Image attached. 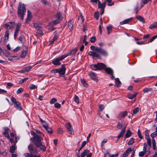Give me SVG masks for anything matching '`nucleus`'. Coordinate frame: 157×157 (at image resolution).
Wrapping results in <instances>:
<instances>
[{"instance_id":"f257e3e1","label":"nucleus","mask_w":157,"mask_h":157,"mask_svg":"<svg viewBox=\"0 0 157 157\" xmlns=\"http://www.w3.org/2000/svg\"><path fill=\"white\" fill-rule=\"evenodd\" d=\"M91 50L94 52L90 51L89 52V55L92 56L93 58H96L97 59H100L101 56L99 54L104 56H107L108 53L107 52L105 49L101 48L95 47L94 46L90 47Z\"/></svg>"},{"instance_id":"f03ea898","label":"nucleus","mask_w":157,"mask_h":157,"mask_svg":"<svg viewBox=\"0 0 157 157\" xmlns=\"http://www.w3.org/2000/svg\"><path fill=\"white\" fill-rule=\"evenodd\" d=\"M19 6L18 8L17 13L19 17H21V19L23 20L24 15L26 12V7L24 4L19 3Z\"/></svg>"},{"instance_id":"7ed1b4c3","label":"nucleus","mask_w":157,"mask_h":157,"mask_svg":"<svg viewBox=\"0 0 157 157\" xmlns=\"http://www.w3.org/2000/svg\"><path fill=\"white\" fill-rule=\"evenodd\" d=\"M106 65L102 63H98L96 64L91 65L90 68L93 70H100L102 69H104Z\"/></svg>"},{"instance_id":"20e7f679","label":"nucleus","mask_w":157,"mask_h":157,"mask_svg":"<svg viewBox=\"0 0 157 157\" xmlns=\"http://www.w3.org/2000/svg\"><path fill=\"white\" fill-rule=\"evenodd\" d=\"M31 133L33 136V137L30 138V140L34 143L42 138L41 136L38 135L33 131H31Z\"/></svg>"},{"instance_id":"39448f33","label":"nucleus","mask_w":157,"mask_h":157,"mask_svg":"<svg viewBox=\"0 0 157 157\" xmlns=\"http://www.w3.org/2000/svg\"><path fill=\"white\" fill-rule=\"evenodd\" d=\"M43 140V138H42L41 139L37 141L34 144L36 147H40L41 150L43 151H45L46 150V147L42 144L41 141Z\"/></svg>"},{"instance_id":"423d86ee","label":"nucleus","mask_w":157,"mask_h":157,"mask_svg":"<svg viewBox=\"0 0 157 157\" xmlns=\"http://www.w3.org/2000/svg\"><path fill=\"white\" fill-rule=\"evenodd\" d=\"M64 59L62 55L56 58L52 62V63L55 65H59L61 64L60 61H61Z\"/></svg>"},{"instance_id":"0eeeda50","label":"nucleus","mask_w":157,"mask_h":157,"mask_svg":"<svg viewBox=\"0 0 157 157\" xmlns=\"http://www.w3.org/2000/svg\"><path fill=\"white\" fill-rule=\"evenodd\" d=\"M104 70L106 73L111 75V78L112 79L114 78V77L113 76V71L111 68L109 67H106Z\"/></svg>"},{"instance_id":"6e6552de","label":"nucleus","mask_w":157,"mask_h":157,"mask_svg":"<svg viewBox=\"0 0 157 157\" xmlns=\"http://www.w3.org/2000/svg\"><path fill=\"white\" fill-rule=\"evenodd\" d=\"M14 25V22H9L6 23L4 25V28L7 29H10L13 27Z\"/></svg>"},{"instance_id":"1a4fd4ad","label":"nucleus","mask_w":157,"mask_h":157,"mask_svg":"<svg viewBox=\"0 0 157 157\" xmlns=\"http://www.w3.org/2000/svg\"><path fill=\"white\" fill-rule=\"evenodd\" d=\"M73 22H72V20H71L69 21L65 25V26L67 29H69L71 32H72L73 30Z\"/></svg>"},{"instance_id":"9d476101","label":"nucleus","mask_w":157,"mask_h":157,"mask_svg":"<svg viewBox=\"0 0 157 157\" xmlns=\"http://www.w3.org/2000/svg\"><path fill=\"white\" fill-rule=\"evenodd\" d=\"M88 75L90 78L93 80L94 81L96 82H97L98 81V78L96 76V75L94 73L91 72L89 73Z\"/></svg>"},{"instance_id":"9b49d317","label":"nucleus","mask_w":157,"mask_h":157,"mask_svg":"<svg viewBox=\"0 0 157 157\" xmlns=\"http://www.w3.org/2000/svg\"><path fill=\"white\" fill-rule=\"evenodd\" d=\"M28 148L31 154H36L37 152L36 149L35 147H33L32 145H29L28 147Z\"/></svg>"},{"instance_id":"f8f14e48","label":"nucleus","mask_w":157,"mask_h":157,"mask_svg":"<svg viewBox=\"0 0 157 157\" xmlns=\"http://www.w3.org/2000/svg\"><path fill=\"white\" fill-rule=\"evenodd\" d=\"M127 114V112L126 111L121 112L118 115V119L121 120L122 118H124Z\"/></svg>"},{"instance_id":"ddd939ff","label":"nucleus","mask_w":157,"mask_h":157,"mask_svg":"<svg viewBox=\"0 0 157 157\" xmlns=\"http://www.w3.org/2000/svg\"><path fill=\"white\" fill-rule=\"evenodd\" d=\"M66 71V68L65 67L62 65L61 67L59 68V74L60 75H64Z\"/></svg>"},{"instance_id":"4468645a","label":"nucleus","mask_w":157,"mask_h":157,"mask_svg":"<svg viewBox=\"0 0 157 157\" xmlns=\"http://www.w3.org/2000/svg\"><path fill=\"white\" fill-rule=\"evenodd\" d=\"M66 127L68 131L69 132L70 134L71 135H73L74 134V131L71 128V125L70 123H68L66 124Z\"/></svg>"},{"instance_id":"2eb2a0df","label":"nucleus","mask_w":157,"mask_h":157,"mask_svg":"<svg viewBox=\"0 0 157 157\" xmlns=\"http://www.w3.org/2000/svg\"><path fill=\"white\" fill-rule=\"evenodd\" d=\"M126 126L127 125L125 124L124 122H121L118 123V124L117 126V128L118 129H123L124 127H125L126 128Z\"/></svg>"},{"instance_id":"dca6fc26","label":"nucleus","mask_w":157,"mask_h":157,"mask_svg":"<svg viewBox=\"0 0 157 157\" xmlns=\"http://www.w3.org/2000/svg\"><path fill=\"white\" fill-rule=\"evenodd\" d=\"M33 26L36 29H37V31L39 32V34L41 35H43V33L41 31L40 27L38 24L36 23H34Z\"/></svg>"},{"instance_id":"f3484780","label":"nucleus","mask_w":157,"mask_h":157,"mask_svg":"<svg viewBox=\"0 0 157 157\" xmlns=\"http://www.w3.org/2000/svg\"><path fill=\"white\" fill-rule=\"evenodd\" d=\"M43 127L48 132L49 134L52 133V129L50 128L47 124H44L43 125Z\"/></svg>"},{"instance_id":"a211bd4d","label":"nucleus","mask_w":157,"mask_h":157,"mask_svg":"<svg viewBox=\"0 0 157 157\" xmlns=\"http://www.w3.org/2000/svg\"><path fill=\"white\" fill-rule=\"evenodd\" d=\"M31 17L32 16L31 12H30L29 10H28L27 17L25 21V22L26 23H28L29 22L31 19Z\"/></svg>"},{"instance_id":"6ab92c4d","label":"nucleus","mask_w":157,"mask_h":157,"mask_svg":"<svg viewBox=\"0 0 157 157\" xmlns=\"http://www.w3.org/2000/svg\"><path fill=\"white\" fill-rule=\"evenodd\" d=\"M132 151L131 147H129L123 153V157H127L129 153Z\"/></svg>"},{"instance_id":"aec40b11","label":"nucleus","mask_w":157,"mask_h":157,"mask_svg":"<svg viewBox=\"0 0 157 157\" xmlns=\"http://www.w3.org/2000/svg\"><path fill=\"white\" fill-rule=\"evenodd\" d=\"M4 132H3V134L5 136L7 137L8 138H10L8 132H9V129L7 127H4Z\"/></svg>"},{"instance_id":"412c9836","label":"nucleus","mask_w":157,"mask_h":157,"mask_svg":"<svg viewBox=\"0 0 157 157\" xmlns=\"http://www.w3.org/2000/svg\"><path fill=\"white\" fill-rule=\"evenodd\" d=\"M106 5V1L101 3L100 1H98V7L101 9H104Z\"/></svg>"},{"instance_id":"4be33fe9","label":"nucleus","mask_w":157,"mask_h":157,"mask_svg":"<svg viewBox=\"0 0 157 157\" xmlns=\"http://www.w3.org/2000/svg\"><path fill=\"white\" fill-rule=\"evenodd\" d=\"M14 107L16 108L17 110H21L22 109L20 103L18 101L14 103Z\"/></svg>"},{"instance_id":"5701e85b","label":"nucleus","mask_w":157,"mask_h":157,"mask_svg":"<svg viewBox=\"0 0 157 157\" xmlns=\"http://www.w3.org/2000/svg\"><path fill=\"white\" fill-rule=\"evenodd\" d=\"M32 67L30 66L24 67L21 71L22 73L28 72L31 69Z\"/></svg>"},{"instance_id":"b1692460","label":"nucleus","mask_w":157,"mask_h":157,"mask_svg":"<svg viewBox=\"0 0 157 157\" xmlns=\"http://www.w3.org/2000/svg\"><path fill=\"white\" fill-rule=\"evenodd\" d=\"M125 130L126 129L125 127H124L123 129H122L121 130V132L119 135L117 137L118 139H119L120 137H122L124 136L126 131Z\"/></svg>"},{"instance_id":"393cba45","label":"nucleus","mask_w":157,"mask_h":157,"mask_svg":"<svg viewBox=\"0 0 157 157\" xmlns=\"http://www.w3.org/2000/svg\"><path fill=\"white\" fill-rule=\"evenodd\" d=\"M60 22L59 20L56 19L50 22L49 24L50 25L54 26L59 24Z\"/></svg>"},{"instance_id":"a878e982","label":"nucleus","mask_w":157,"mask_h":157,"mask_svg":"<svg viewBox=\"0 0 157 157\" xmlns=\"http://www.w3.org/2000/svg\"><path fill=\"white\" fill-rule=\"evenodd\" d=\"M28 52V48L27 47L26 50H24L22 52L21 55V58H24L27 54Z\"/></svg>"},{"instance_id":"bb28decb","label":"nucleus","mask_w":157,"mask_h":157,"mask_svg":"<svg viewBox=\"0 0 157 157\" xmlns=\"http://www.w3.org/2000/svg\"><path fill=\"white\" fill-rule=\"evenodd\" d=\"M17 149V147L15 145L11 146L10 147V152L11 153H13Z\"/></svg>"},{"instance_id":"cd10ccee","label":"nucleus","mask_w":157,"mask_h":157,"mask_svg":"<svg viewBox=\"0 0 157 157\" xmlns=\"http://www.w3.org/2000/svg\"><path fill=\"white\" fill-rule=\"evenodd\" d=\"M132 20L131 18H129L126 19L123 21L120 22V24L122 25L123 24H126Z\"/></svg>"},{"instance_id":"c85d7f7f","label":"nucleus","mask_w":157,"mask_h":157,"mask_svg":"<svg viewBox=\"0 0 157 157\" xmlns=\"http://www.w3.org/2000/svg\"><path fill=\"white\" fill-rule=\"evenodd\" d=\"M89 151L87 149H86L84 150V151L82 152L81 154V157H85V156L87 155V153H89Z\"/></svg>"},{"instance_id":"c756f323","label":"nucleus","mask_w":157,"mask_h":157,"mask_svg":"<svg viewBox=\"0 0 157 157\" xmlns=\"http://www.w3.org/2000/svg\"><path fill=\"white\" fill-rule=\"evenodd\" d=\"M136 18L138 19L140 21L142 22L143 23H145V21L142 17L140 15H138L136 16Z\"/></svg>"},{"instance_id":"7c9ffc66","label":"nucleus","mask_w":157,"mask_h":157,"mask_svg":"<svg viewBox=\"0 0 157 157\" xmlns=\"http://www.w3.org/2000/svg\"><path fill=\"white\" fill-rule=\"evenodd\" d=\"M56 18L57 20H59V21H61L62 19V17L60 13L58 12L56 16Z\"/></svg>"},{"instance_id":"2f4dec72","label":"nucleus","mask_w":157,"mask_h":157,"mask_svg":"<svg viewBox=\"0 0 157 157\" xmlns=\"http://www.w3.org/2000/svg\"><path fill=\"white\" fill-rule=\"evenodd\" d=\"M137 94V93H135L134 94H129L128 95V98L130 99H132L136 97Z\"/></svg>"},{"instance_id":"473e14b6","label":"nucleus","mask_w":157,"mask_h":157,"mask_svg":"<svg viewBox=\"0 0 157 157\" xmlns=\"http://www.w3.org/2000/svg\"><path fill=\"white\" fill-rule=\"evenodd\" d=\"M157 28V22H155L151 24L149 26V28L150 29H152Z\"/></svg>"},{"instance_id":"72a5a7b5","label":"nucleus","mask_w":157,"mask_h":157,"mask_svg":"<svg viewBox=\"0 0 157 157\" xmlns=\"http://www.w3.org/2000/svg\"><path fill=\"white\" fill-rule=\"evenodd\" d=\"M151 0H142L140 6L141 7H142L145 4H147L148 2Z\"/></svg>"},{"instance_id":"f704fd0d","label":"nucleus","mask_w":157,"mask_h":157,"mask_svg":"<svg viewBox=\"0 0 157 157\" xmlns=\"http://www.w3.org/2000/svg\"><path fill=\"white\" fill-rule=\"evenodd\" d=\"M115 81H116V86L117 87H120L121 84V82H120L119 79L118 78H116L115 79Z\"/></svg>"},{"instance_id":"c9c22d12","label":"nucleus","mask_w":157,"mask_h":157,"mask_svg":"<svg viewBox=\"0 0 157 157\" xmlns=\"http://www.w3.org/2000/svg\"><path fill=\"white\" fill-rule=\"evenodd\" d=\"M139 5L138 3H137L135 7V8L134 10V12L136 14L138 12L139 9Z\"/></svg>"},{"instance_id":"e433bc0d","label":"nucleus","mask_w":157,"mask_h":157,"mask_svg":"<svg viewBox=\"0 0 157 157\" xmlns=\"http://www.w3.org/2000/svg\"><path fill=\"white\" fill-rule=\"evenodd\" d=\"M81 83L84 86L87 87L88 86V84L86 81L84 79L81 80Z\"/></svg>"},{"instance_id":"4c0bfd02","label":"nucleus","mask_w":157,"mask_h":157,"mask_svg":"<svg viewBox=\"0 0 157 157\" xmlns=\"http://www.w3.org/2000/svg\"><path fill=\"white\" fill-rule=\"evenodd\" d=\"M112 26H108L106 27V29L107 31V34L109 35L112 31Z\"/></svg>"},{"instance_id":"58836bf2","label":"nucleus","mask_w":157,"mask_h":157,"mask_svg":"<svg viewBox=\"0 0 157 157\" xmlns=\"http://www.w3.org/2000/svg\"><path fill=\"white\" fill-rule=\"evenodd\" d=\"M134 139L133 138H131L130 139V140L129 141L128 143V145H132L134 142Z\"/></svg>"},{"instance_id":"ea45409f","label":"nucleus","mask_w":157,"mask_h":157,"mask_svg":"<svg viewBox=\"0 0 157 157\" xmlns=\"http://www.w3.org/2000/svg\"><path fill=\"white\" fill-rule=\"evenodd\" d=\"M152 147L153 150H155L156 148V142L154 139H152Z\"/></svg>"},{"instance_id":"a19ab883","label":"nucleus","mask_w":157,"mask_h":157,"mask_svg":"<svg viewBox=\"0 0 157 157\" xmlns=\"http://www.w3.org/2000/svg\"><path fill=\"white\" fill-rule=\"evenodd\" d=\"M9 32L8 30H7L5 34V40H8L9 38Z\"/></svg>"},{"instance_id":"79ce46f5","label":"nucleus","mask_w":157,"mask_h":157,"mask_svg":"<svg viewBox=\"0 0 157 157\" xmlns=\"http://www.w3.org/2000/svg\"><path fill=\"white\" fill-rule=\"evenodd\" d=\"M152 88H146L143 89V91L144 93H147L152 90Z\"/></svg>"},{"instance_id":"37998d69","label":"nucleus","mask_w":157,"mask_h":157,"mask_svg":"<svg viewBox=\"0 0 157 157\" xmlns=\"http://www.w3.org/2000/svg\"><path fill=\"white\" fill-rule=\"evenodd\" d=\"M131 135V132L130 131L128 130L125 134V137L126 138H128L130 137Z\"/></svg>"},{"instance_id":"c03bdc74","label":"nucleus","mask_w":157,"mask_h":157,"mask_svg":"<svg viewBox=\"0 0 157 157\" xmlns=\"http://www.w3.org/2000/svg\"><path fill=\"white\" fill-rule=\"evenodd\" d=\"M105 1L107 2V5L109 6H112L114 4L113 2H112L111 0H106Z\"/></svg>"},{"instance_id":"a18cd8bd","label":"nucleus","mask_w":157,"mask_h":157,"mask_svg":"<svg viewBox=\"0 0 157 157\" xmlns=\"http://www.w3.org/2000/svg\"><path fill=\"white\" fill-rule=\"evenodd\" d=\"M75 101L76 102L77 104H78L79 103V98L76 95H75V98H74Z\"/></svg>"},{"instance_id":"49530a36","label":"nucleus","mask_w":157,"mask_h":157,"mask_svg":"<svg viewBox=\"0 0 157 157\" xmlns=\"http://www.w3.org/2000/svg\"><path fill=\"white\" fill-rule=\"evenodd\" d=\"M72 55V54L71 53V52L70 51L69 52H68L67 53V54L62 55V56H63L64 59H65L66 57H67V56Z\"/></svg>"},{"instance_id":"de8ad7c7","label":"nucleus","mask_w":157,"mask_h":157,"mask_svg":"<svg viewBox=\"0 0 157 157\" xmlns=\"http://www.w3.org/2000/svg\"><path fill=\"white\" fill-rule=\"evenodd\" d=\"M147 145L146 143H145L144 144V147L143 148V151L145 152V153H146L147 152Z\"/></svg>"},{"instance_id":"09e8293b","label":"nucleus","mask_w":157,"mask_h":157,"mask_svg":"<svg viewBox=\"0 0 157 157\" xmlns=\"http://www.w3.org/2000/svg\"><path fill=\"white\" fill-rule=\"evenodd\" d=\"M21 26V24L20 23H18L16 25V30L19 31Z\"/></svg>"},{"instance_id":"8fccbe9b","label":"nucleus","mask_w":157,"mask_h":157,"mask_svg":"<svg viewBox=\"0 0 157 157\" xmlns=\"http://www.w3.org/2000/svg\"><path fill=\"white\" fill-rule=\"evenodd\" d=\"M145 154H146L145 152L141 151L139 152L138 155L139 157H142L144 156Z\"/></svg>"},{"instance_id":"3c124183","label":"nucleus","mask_w":157,"mask_h":157,"mask_svg":"<svg viewBox=\"0 0 157 157\" xmlns=\"http://www.w3.org/2000/svg\"><path fill=\"white\" fill-rule=\"evenodd\" d=\"M157 38V35H155L153 36L151 38L150 40L148 41V42H152L155 39Z\"/></svg>"},{"instance_id":"603ef678","label":"nucleus","mask_w":157,"mask_h":157,"mask_svg":"<svg viewBox=\"0 0 157 157\" xmlns=\"http://www.w3.org/2000/svg\"><path fill=\"white\" fill-rule=\"evenodd\" d=\"M54 106L56 108L59 109L61 107V105L58 102H56L54 104Z\"/></svg>"},{"instance_id":"864d4df0","label":"nucleus","mask_w":157,"mask_h":157,"mask_svg":"<svg viewBox=\"0 0 157 157\" xmlns=\"http://www.w3.org/2000/svg\"><path fill=\"white\" fill-rule=\"evenodd\" d=\"M57 37L56 36H54L52 40L50 42V44H53L54 42L57 40Z\"/></svg>"},{"instance_id":"5fc2aeb1","label":"nucleus","mask_w":157,"mask_h":157,"mask_svg":"<svg viewBox=\"0 0 157 157\" xmlns=\"http://www.w3.org/2000/svg\"><path fill=\"white\" fill-rule=\"evenodd\" d=\"M29 88L31 90H34L37 88V86L33 84H31Z\"/></svg>"},{"instance_id":"6e6d98bb","label":"nucleus","mask_w":157,"mask_h":157,"mask_svg":"<svg viewBox=\"0 0 157 157\" xmlns=\"http://www.w3.org/2000/svg\"><path fill=\"white\" fill-rule=\"evenodd\" d=\"M41 2L44 5L48 4V2L47 0H41Z\"/></svg>"},{"instance_id":"4d7b16f0","label":"nucleus","mask_w":157,"mask_h":157,"mask_svg":"<svg viewBox=\"0 0 157 157\" xmlns=\"http://www.w3.org/2000/svg\"><path fill=\"white\" fill-rule=\"evenodd\" d=\"M23 91V89L22 88H20L17 90L16 91V93L17 94L21 93Z\"/></svg>"},{"instance_id":"13d9d810","label":"nucleus","mask_w":157,"mask_h":157,"mask_svg":"<svg viewBox=\"0 0 157 157\" xmlns=\"http://www.w3.org/2000/svg\"><path fill=\"white\" fill-rule=\"evenodd\" d=\"M139 109L138 107L135 108L133 110V114L139 112Z\"/></svg>"},{"instance_id":"bf43d9fd","label":"nucleus","mask_w":157,"mask_h":157,"mask_svg":"<svg viewBox=\"0 0 157 157\" xmlns=\"http://www.w3.org/2000/svg\"><path fill=\"white\" fill-rule=\"evenodd\" d=\"M94 17L97 20H98L99 17V12H96L94 14Z\"/></svg>"},{"instance_id":"052dcab7","label":"nucleus","mask_w":157,"mask_h":157,"mask_svg":"<svg viewBox=\"0 0 157 157\" xmlns=\"http://www.w3.org/2000/svg\"><path fill=\"white\" fill-rule=\"evenodd\" d=\"M86 38H87L86 36H85L84 37V39L83 40V43L85 44L86 46L88 44V42H86Z\"/></svg>"},{"instance_id":"680f3d73","label":"nucleus","mask_w":157,"mask_h":157,"mask_svg":"<svg viewBox=\"0 0 157 157\" xmlns=\"http://www.w3.org/2000/svg\"><path fill=\"white\" fill-rule=\"evenodd\" d=\"M56 101H57V99L55 98H52L51 100L50 101V103L51 104H53Z\"/></svg>"},{"instance_id":"e2e57ef3","label":"nucleus","mask_w":157,"mask_h":157,"mask_svg":"<svg viewBox=\"0 0 157 157\" xmlns=\"http://www.w3.org/2000/svg\"><path fill=\"white\" fill-rule=\"evenodd\" d=\"M145 138L146 140L150 139L149 137L147 131H145Z\"/></svg>"},{"instance_id":"0e129e2a","label":"nucleus","mask_w":157,"mask_h":157,"mask_svg":"<svg viewBox=\"0 0 157 157\" xmlns=\"http://www.w3.org/2000/svg\"><path fill=\"white\" fill-rule=\"evenodd\" d=\"M72 54V55L75 54L77 51V49L76 48H75L73 49L72 50L70 51Z\"/></svg>"},{"instance_id":"69168bd1","label":"nucleus","mask_w":157,"mask_h":157,"mask_svg":"<svg viewBox=\"0 0 157 157\" xmlns=\"http://www.w3.org/2000/svg\"><path fill=\"white\" fill-rule=\"evenodd\" d=\"M51 72L52 73H59V68L52 70L51 71Z\"/></svg>"},{"instance_id":"338daca9","label":"nucleus","mask_w":157,"mask_h":157,"mask_svg":"<svg viewBox=\"0 0 157 157\" xmlns=\"http://www.w3.org/2000/svg\"><path fill=\"white\" fill-rule=\"evenodd\" d=\"M20 49L21 47L20 46H18L13 50V51L14 52H17L19 51L20 50Z\"/></svg>"},{"instance_id":"774afa93","label":"nucleus","mask_w":157,"mask_h":157,"mask_svg":"<svg viewBox=\"0 0 157 157\" xmlns=\"http://www.w3.org/2000/svg\"><path fill=\"white\" fill-rule=\"evenodd\" d=\"M157 136V133L154 132L152 133L151 135V137L153 138L156 137Z\"/></svg>"}]
</instances>
